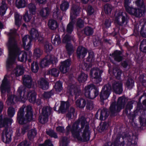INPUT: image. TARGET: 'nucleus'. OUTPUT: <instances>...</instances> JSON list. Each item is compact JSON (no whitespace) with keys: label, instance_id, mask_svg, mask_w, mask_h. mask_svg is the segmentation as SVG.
Returning <instances> with one entry per match:
<instances>
[{"label":"nucleus","instance_id":"f257e3e1","mask_svg":"<svg viewBox=\"0 0 146 146\" xmlns=\"http://www.w3.org/2000/svg\"><path fill=\"white\" fill-rule=\"evenodd\" d=\"M57 131L65 132L64 127L58 126L56 128ZM71 132L73 136L78 140L86 142L89 140L91 133L89 124L86 118L82 116L72 125V127L68 125L66 128L65 134L68 135Z\"/></svg>","mask_w":146,"mask_h":146},{"label":"nucleus","instance_id":"f03ea898","mask_svg":"<svg viewBox=\"0 0 146 146\" xmlns=\"http://www.w3.org/2000/svg\"><path fill=\"white\" fill-rule=\"evenodd\" d=\"M9 40L7 44L9 51V58L7 62V66H10L14 63L17 56L19 61L23 62L27 59V54L25 52H21L18 46L15 36H18L16 29L11 30L9 33Z\"/></svg>","mask_w":146,"mask_h":146},{"label":"nucleus","instance_id":"7ed1b4c3","mask_svg":"<svg viewBox=\"0 0 146 146\" xmlns=\"http://www.w3.org/2000/svg\"><path fill=\"white\" fill-rule=\"evenodd\" d=\"M12 121L11 119L8 117L2 118V115H0V128L5 127L1 134L2 139L5 143H9L11 140L12 131L9 127L11 125Z\"/></svg>","mask_w":146,"mask_h":146},{"label":"nucleus","instance_id":"20e7f679","mask_svg":"<svg viewBox=\"0 0 146 146\" xmlns=\"http://www.w3.org/2000/svg\"><path fill=\"white\" fill-rule=\"evenodd\" d=\"M26 110L27 113L25 115L26 118L24 117V108H20L18 113L17 119L18 123L20 124H24L26 120L30 121L32 119L33 113L31 106L30 105L27 106Z\"/></svg>","mask_w":146,"mask_h":146},{"label":"nucleus","instance_id":"39448f33","mask_svg":"<svg viewBox=\"0 0 146 146\" xmlns=\"http://www.w3.org/2000/svg\"><path fill=\"white\" fill-rule=\"evenodd\" d=\"M84 93L86 98L93 99L98 95L99 91L96 86L91 84L85 87Z\"/></svg>","mask_w":146,"mask_h":146},{"label":"nucleus","instance_id":"423d86ee","mask_svg":"<svg viewBox=\"0 0 146 146\" xmlns=\"http://www.w3.org/2000/svg\"><path fill=\"white\" fill-rule=\"evenodd\" d=\"M84 93L86 98L93 99L98 95L99 91L96 86L91 84L85 87Z\"/></svg>","mask_w":146,"mask_h":146},{"label":"nucleus","instance_id":"0eeeda50","mask_svg":"<svg viewBox=\"0 0 146 146\" xmlns=\"http://www.w3.org/2000/svg\"><path fill=\"white\" fill-rule=\"evenodd\" d=\"M80 11V8L78 5L74 4L72 5L70 14V18L72 21L67 26L66 31L68 33L70 34L73 31V24L72 20L79 14Z\"/></svg>","mask_w":146,"mask_h":146},{"label":"nucleus","instance_id":"6e6552de","mask_svg":"<svg viewBox=\"0 0 146 146\" xmlns=\"http://www.w3.org/2000/svg\"><path fill=\"white\" fill-rule=\"evenodd\" d=\"M11 89V83L9 78L5 76L0 86V90L2 93H5L6 92L9 93Z\"/></svg>","mask_w":146,"mask_h":146},{"label":"nucleus","instance_id":"1a4fd4ad","mask_svg":"<svg viewBox=\"0 0 146 146\" xmlns=\"http://www.w3.org/2000/svg\"><path fill=\"white\" fill-rule=\"evenodd\" d=\"M111 89V85L109 83L103 87L100 94V96L101 100L104 101L108 99L110 94Z\"/></svg>","mask_w":146,"mask_h":146},{"label":"nucleus","instance_id":"9d476101","mask_svg":"<svg viewBox=\"0 0 146 146\" xmlns=\"http://www.w3.org/2000/svg\"><path fill=\"white\" fill-rule=\"evenodd\" d=\"M127 17L125 12H119L115 15V23L119 26H123L126 21Z\"/></svg>","mask_w":146,"mask_h":146},{"label":"nucleus","instance_id":"9b49d317","mask_svg":"<svg viewBox=\"0 0 146 146\" xmlns=\"http://www.w3.org/2000/svg\"><path fill=\"white\" fill-rule=\"evenodd\" d=\"M109 83L110 84H111L112 88L115 93L118 94L122 93L123 91L122 82L111 80Z\"/></svg>","mask_w":146,"mask_h":146},{"label":"nucleus","instance_id":"f8f14e48","mask_svg":"<svg viewBox=\"0 0 146 146\" xmlns=\"http://www.w3.org/2000/svg\"><path fill=\"white\" fill-rule=\"evenodd\" d=\"M21 91L19 92V95L17 96L11 95L8 96L7 100L6 101L7 105H14L15 103V102L18 101H21L23 100V97L21 95Z\"/></svg>","mask_w":146,"mask_h":146},{"label":"nucleus","instance_id":"ddd939ff","mask_svg":"<svg viewBox=\"0 0 146 146\" xmlns=\"http://www.w3.org/2000/svg\"><path fill=\"white\" fill-rule=\"evenodd\" d=\"M122 109L117 103L113 102L111 104L109 108V113L111 116H114Z\"/></svg>","mask_w":146,"mask_h":146},{"label":"nucleus","instance_id":"4468645a","mask_svg":"<svg viewBox=\"0 0 146 146\" xmlns=\"http://www.w3.org/2000/svg\"><path fill=\"white\" fill-rule=\"evenodd\" d=\"M103 72L102 70H100L98 68H93L90 71V75L92 78L98 79V82H99L101 81V79L100 77Z\"/></svg>","mask_w":146,"mask_h":146},{"label":"nucleus","instance_id":"2eb2a0df","mask_svg":"<svg viewBox=\"0 0 146 146\" xmlns=\"http://www.w3.org/2000/svg\"><path fill=\"white\" fill-rule=\"evenodd\" d=\"M87 50L84 47L80 46L77 48L76 50V56L79 59H83L87 53Z\"/></svg>","mask_w":146,"mask_h":146},{"label":"nucleus","instance_id":"dca6fc26","mask_svg":"<svg viewBox=\"0 0 146 146\" xmlns=\"http://www.w3.org/2000/svg\"><path fill=\"white\" fill-rule=\"evenodd\" d=\"M100 113L99 119L100 120H104L106 119L109 116V113L108 112V110L106 108H103L102 110L99 109L96 114V117L98 118V112Z\"/></svg>","mask_w":146,"mask_h":146},{"label":"nucleus","instance_id":"f3484780","mask_svg":"<svg viewBox=\"0 0 146 146\" xmlns=\"http://www.w3.org/2000/svg\"><path fill=\"white\" fill-rule=\"evenodd\" d=\"M60 69L64 74L66 73L69 68V67L71 64V61L70 59H68L64 61L61 62Z\"/></svg>","mask_w":146,"mask_h":146},{"label":"nucleus","instance_id":"a211bd4d","mask_svg":"<svg viewBox=\"0 0 146 146\" xmlns=\"http://www.w3.org/2000/svg\"><path fill=\"white\" fill-rule=\"evenodd\" d=\"M32 40L29 35H25L22 38L23 45L24 48L28 50L30 48L31 43Z\"/></svg>","mask_w":146,"mask_h":146},{"label":"nucleus","instance_id":"6ab92c4d","mask_svg":"<svg viewBox=\"0 0 146 146\" xmlns=\"http://www.w3.org/2000/svg\"><path fill=\"white\" fill-rule=\"evenodd\" d=\"M24 85L27 88H30L32 85V79L30 76L25 75L23 78Z\"/></svg>","mask_w":146,"mask_h":146},{"label":"nucleus","instance_id":"aec40b11","mask_svg":"<svg viewBox=\"0 0 146 146\" xmlns=\"http://www.w3.org/2000/svg\"><path fill=\"white\" fill-rule=\"evenodd\" d=\"M38 84L39 87L43 90H45L48 88V82L43 78H40L38 81Z\"/></svg>","mask_w":146,"mask_h":146},{"label":"nucleus","instance_id":"412c9836","mask_svg":"<svg viewBox=\"0 0 146 146\" xmlns=\"http://www.w3.org/2000/svg\"><path fill=\"white\" fill-rule=\"evenodd\" d=\"M24 69L23 66L17 65L13 70L14 74L16 77H18L22 75L24 73Z\"/></svg>","mask_w":146,"mask_h":146},{"label":"nucleus","instance_id":"4be33fe9","mask_svg":"<svg viewBox=\"0 0 146 146\" xmlns=\"http://www.w3.org/2000/svg\"><path fill=\"white\" fill-rule=\"evenodd\" d=\"M69 91L71 95H75L76 97H78L81 93V90L73 85L70 86Z\"/></svg>","mask_w":146,"mask_h":146},{"label":"nucleus","instance_id":"5701e85b","mask_svg":"<svg viewBox=\"0 0 146 146\" xmlns=\"http://www.w3.org/2000/svg\"><path fill=\"white\" fill-rule=\"evenodd\" d=\"M36 93L34 91H29L27 93V96L30 102L34 103L36 100Z\"/></svg>","mask_w":146,"mask_h":146},{"label":"nucleus","instance_id":"b1692460","mask_svg":"<svg viewBox=\"0 0 146 146\" xmlns=\"http://www.w3.org/2000/svg\"><path fill=\"white\" fill-rule=\"evenodd\" d=\"M112 56L114 60L118 62H120L122 60V53L120 51L116 50L112 54Z\"/></svg>","mask_w":146,"mask_h":146},{"label":"nucleus","instance_id":"393cba45","mask_svg":"<svg viewBox=\"0 0 146 146\" xmlns=\"http://www.w3.org/2000/svg\"><path fill=\"white\" fill-rule=\"evenodd\" d=\"M50 11V9L48 7L43 8L40 11V14L42 17L46 18L49 15Z\"/></svg>","mask_w":146,"mask_h":146},{"label":"nucleus","instance_id":"a878e982","mask_svg":"<svg viewBox=\"0 0 146 146\" xmlns=\"http://www.w3.org/2000/svg\"><path fill=\"white\" fill-rule=\"evenodd\" d=\"M36 134L37 132L35 129H31L28 131L27 135L28 138L30 141H33Z\"/></svg>","mask_w":146,"mask_h":146},{"label":"nucleus","instance_id":"bb28decb","mask_svg":"<svg viewBox=\"0 0 146 146\" xmlns=\"http://www.w3.org/2000/svg\"><path fill=\"white\" fill-rule=\"evenodd\" d=\"M127 102V99L123 96L119 98L117 103L122 109L124 108Z\"/></svg>","mask_w":146,"mask_h":146},{"label":"nucleus","instance_id":"cd10ccee","mask_svg":"<svg viewBox=\"0 0 146 146\" xmlns=\"http://www.w3.org/2000/svg\"><path fill=\"white\" fill-rule=\"evenodd\" d=\"M48 25L49 28L53 30L56 29L58 26L57 22L53 19H50L48 21Z\"/></svg>","mask_w":146,"mask_h":146},{"label":"nucleus","instance_id":"c85d7f7f","mask_svg":"<svg viewBox=\"0 0 146 146\" xmlns=\"http://www.w3.org/2000/svg\"><path fill=\"white\" fill-rule=\"evenodd\" d=\"M76 106L81 109L83 108L86 104V101L84 99L81 98L78 99L76 102Z\"/></svg>","mask_w":146,"mask_h":146},{"label":"nucleus","instance_id":"c756f323","mask_svg":"<svg viewBox=\"0 0 146 146\" xmlns=\"http://www.w3.org/2000/svg\"><path fill=\"white\" fill-rule=\"evenodd\" d=\"M134 102L133 101H129L126 106L125 112L127 115H131V110L132 108V104Z\"/></svg>","mask_w":146,"mask_h":146},{"label":"nucleus","instance_id":"7c9ffc66","mask_svg":"<svg viewBox=\"0 0 146 146\" xmlns=\"http://www.w3.org/2000/svg\"><path fill=\"white\" fill-rule=\"evenodd\" d=\"M69 106L70 104L69 102H62L60 106V110L61 112L64 113L66 111Z\"/></svg>","mask_w":146,"mask_h":146},{"label":"nucleus","instance_id":"2f4dec72","mask_svg":"<svg viewBox=\"0 0 146 146\" xmlns=\"http://www.w3.org/2000/svg\"><path fill=\"white\" fill-rule=\"evenodd\" d=\"M52 43L55 45H58L60 43V40L59 36L58 35H53L51 38Z\"/></svg>","mask_w":146,"mask_h":146},{"label":"nucleus","instance_id":"473e14b6","mask_svg":"<svg viewBox=\"0 0 146 146\" xmlns=\"http://www.w3.org/2000/svg\"><path fill=\"white\" fill-rule=\"evenodd\" d=\"M31 38L32 40H35L38 39V36H39V34L38 31L34 28L31 29L30 32Z\"/></svg>","mask_w":146,"mask_h":146},{"label":"nucleus","instance_id":"72a5a7b5","mask_svg":"<svg viewBox=\"0 0 146 146\" xmlns=\"http://www.w3.org/2000/svg\"><path fill=\"white\" fill-rule=\"evenodd\" d=\"M27 5L25 0H16V5L19 8L25 7Z\"/></svg>","mask_w":146,"mask_h":146},{"label":"nucleus","instance_id":"f704fd0d","mask_svg":"<svg viewBox=\"0 0 146 146\" xmlns=\"http://www.w3.org/2000/svg\"><path fill=\"white\" fill-rule=\"evenodd\" d=\"M52 108L49 106L44 107L42 110L41 113L48 117L51 113Z\"/></svg>","mask_w":146,"mask_h":146},{"label":"nucleus","instance_id":"c9c22d12","mask_svg":"<svg viewBox=\"0 0 146 146\" xmlns=\"http://www.w3.org/2000/svg\"><path fill=\"white\" fill-rule=\"evenodd\" d=\"M15 24L18 27L20 26L21 24V20L22 19L21 16L17 13H15Z\"/></svg>","mask_w":146,"mask_h":146},{"label":"nucleus","instance_id":"e433bc0d","mask_svg":"<svg viewBox=\"0 0 146 146\" xmlns=\"http://www.w3.org/2000/svg\"><path fill=\"white\" fill-rule=\"evenodd\" d=\"M112 72L116 78L119 79L122 74V71L117 67H115L113 68Z\"/></svg>","mask_w":146,"mask_h":146},{"label":"nucleus","instance_id":"4c0bfd02","mask_svg":"<svg viewBox=\"0 0 146 146\" xmlns=\"http://www.w3.org/2000/svg\"><path fill=\"white\" fill-rule=\"evenodd\" d=\"M66 48L68 54L70 55L74 51V48L73 45L70 43H67L65 46Z\"/></svg>","mask_w":146,"mask_h":146},{"label":"nucleus","instance_id":"58836bf2","mask_svg":"<svg viewBox=\"0 0 146 146\" xmlns=\"http://www.w3.org/2000/svg\"><path fill=\"white\" fill-rule=\"evenodd\" d=\"M120 137L119 135H118L117 137L114 142L111 143V145L112 146H124V142H122L120 143H119V139Z\"/></svg>","mask_w":146,"mask_h":146},{"label":"nucleus","instance_id":"ea45409f","mask_svg":"<svg viewBox=\"0 0 146 146\" xmlns=\"http://www.w3.org/2000/svg\"><path fill=\"white\" fill-rule=\"evenodd\" d=\"M46 58L49 61L50 63H51L52 64H55L57 61V59L56 58L50 54H48L46 56Z\"/></svg>","mask_w":146,"mask_h":146},{"label":"nucleus","instance_id":"a19ab883","mask_svg":"<svg viewBox=\"0 0 146 146\" xmlns=\"http://www.w3.org/2000/svg\"><path fill=\"white\" fill-rule=\"evenodd\" d=\"M88 75L83 72H82L79 76L78 80L80 82H83L87 79Z\"/></svg>","mask_w":146,"mask_h":146},{"label":"nucleus","instance_id":"79ce46f5","mask_svg":"<svg viewBox=\"0 0 146 146\" xmlns=\"http://www.w3.org/2000/svg\"><path fill=\"white\" fill-rule=\"evenodd\" d=\"M93 33V29L89 27H86L84 29V33L87 36L92 35Z\"/></svg>","mask_w":146,"mask_h":146},{"label":"nucleus","instance_id":"37998d69","mask_svg":"<svg viewBox=\"0 0 146 146\" xmlns=\"http://www.w3.org/2000/svg\"><path fill=\"white\" fill-rule=\"evenodd\" d=\"M48 117V116L41 113L39 116L38 120L40 123L44 124L47 121Z\"/></svg>","mask_w":146,"mask_h":146},{"label":"nucleus","instance_id":"c03bdc74","mask_svg":"<svg viewBox=\"0 0 146 146\" xmlns=\"http://www.w3.org/2000/svg\"><path fill=\"white\" fill-rule=\"evenodd\" d=\"M56 91L60 92L63 90L62 83L60 81L56 82L54 86Z\"/></svg>","mask_w":146,"mask_h":146},{"label":"nucleus","instance_id":"a18cd8bd","mask_svg":"<svg viewBox=\"0 0 146 146\" xmlns=\"http://www.w3.org/2000/svg\"><path fill=\"white\" fill-rule=\"evenodd\" d=\"M6 0H2V5L0 7V13H2V15H4L6 11V10L7 9V6L5 3Z\"/></svg>","mask_w":146,"mask_h":146},{"label":"nucleus","instance_id":"49530a36","mask_svg":"<svg viewBox=\"0 0 146 146\" xmlns=\"http://www.w3.org/2000/svg\"><path fill=\"white\" fill-rule=\"evenodd\" d=\"M69 7V3L66 1H62L60 6V9L63 11H66L68 9Z\"/></svg>","mask_w":146,"mask_h":146},{"label":"nucleus","instance_id":"de8ad7c7","mask_svg":"<svg viewBox=\"0 0 146 146\" xmlns=\"http://www.w3.org/2000/svg\"><path fill=\"white\" fill-rule=\"evenodd\" d=\"M44 48L45 52H47L51 51L52 47L51 44L48 42H45L44 44Z\"/></svg>","mask_w":146,"mask_h":146},{"label":"nucleus","instance_id":"09e8293b","mask_svg":"<svg viewBox=\"0 0 146 146\" xmlns=\"http://www.w3.org/2000/svg\"><path fill=\"white\" fill-rule=\"evenodd\" d=\"M39 67L38 63L36 62H33L31 66L32 71L34 73L37 72L39 69Z\"/></svg>","mask_w":146,"mask_h":146},{"label":"nucleus","instance_id":"8fccbe9b","mask_svg":"<svg viewBox=\"0 0 146 146\" xmlns=\"http://www.w3.org/2000/svg\"><path fill=\"white\" fill-rule=\"evenodd\" d=\"M136 11L134 15L137 17H140L142 16L144 14L145 9H143L141 8L137 9L136 8Z\"/></svg>","mask_w":146,"mask_h":146},{"label":"nucleus","instance_id":"3c124183","mask_svg":"<svg viewBox=\"0 0 146 146\" xmlns=\"http://www.w3.org/2000/svg\"><path fill=\"white\" fill-rule=\"evenodd\" d=\"M75 112L74 108L71 107L70 109L68 110V113L66 115V117H68L69 119H71L73 118L74 116V114Z\"/></svg>","mask_w":146,"mask_h":146},{"label":"nucleus","instance_id":"603ef678","mask_svg":"<svg viewBox=\"0 0 146 146\" xmlns=\"http://www.w3.org/2000/svg\"><path fill=\"white\" fill-rule=\"evenodd\" d=\"M125 10L129 14L134 15L136 11V8H134L133 7L129 6L125 7Z\"/></svg>","mask_w":146,"mask_h":146},{"label":"nucleus","instance_id":"864d4df0","mask_svg":"<svg viewBox=\"0 0 146 146\" xmlns=\"http://www.w3.org/2000/svg\"><path fill=\"white\" fill-rule=\"evenodd\" d=\"M69 140L68 138L66 137H62L60 140V144L62 146H67Z\"/></svg>","mask_w":146,"mask_h":146},{"label":"nucleus","instance_id":"5fc2aeb1","mask_svg":"<svg viewBox=\"0 0 146 146\" xmlns=\"http://www.w3.org/2000/svg\"><path fill=\"white\" fill-rule=\"evenodd\" d=\"M95 60L94 53L92 51L88 52V57L86 61L88 62H94Z\"/></svg>","mask_w":146,"mask_h":146},{"label":"nucleus","instance_id":"6e6d98bb","mask_svg":"<svg viewBox=\"0 0 146 146\" xmlns=\"http://www.w3.org/2000/svg\"><path fill=\"white\" fill-rule=\"evenodd\" d=\"M50 62L45 57L42 60L40 64V67L43 68L47 66L50 64Z\"/></svg>","mask_w":146,"mask_h":146},{"label":"nucleus","instance_id":"4d7b16f0","mask_svg":"<svg viewBox=\"0 0 146 146\" xmlns=\"http://www.w3.org/2000/svg\"><path fill=\"white\" fill-rule=\"evenodd\" d=\"M140 49L143 52L146 53V39L143 40L141 42Z\"/></svg>","mask_w":146,"mask_h":146},{"label":"nucleus","instance_id":"13d9d810","mask_svg":"<svg viewBox=\"0 0 146 146\" xmlns=\"http://www.w3.org/2000/svg\"><path fill=\"white\" fill-rule=\"evenodd\" d=\"M134 81L132 78H128L126 82V86L128 88L131 89L134 85Z\"/></svg>","mask_w":146,"mask_h":146},{"label":"nucleus","instance_id":"bf43d9fd","mask_svg":"<svg viewBox=\"0 0 146 146\" xmlns=\"http://www.w3.org/2000/svg\"><path fill=\"white\" fill-rule=\"evenodd\" d=\"M46 133L51 137H53L55 138H57L58 137L56 133L53 130L49 129L46 131Z\"/></svg>","mask_w":146,"mask_h":146},{"label":"nucleus","instance_id":"052dcab7","mask_svg":"<svg viewBox=\"0 0 146 146\" xmlns=\"http://www.w3.org/2000/svg\"><path fill=\"white\" fill-rule=\"evenodd\" d=\"M54 94L53 91L51 90L50 92H45L42 95V97L45 99H48Z\"/></svg>","mask_w":146,"mask_h":146},{"label":"nucleus","instance_id":"680f3d73","mask_svg":"<svg viewBox=\"0 0 146 146\" xmlns=\"http://www.w3.org/2000/svg\"><path fill=\"white\" fill-rule=\"evenodd\" d=\"M30 12L33 14H35L36 10L35 6L33 4L30 3L28 6Z\"/></svg>","mask_w":146,"mask_h":146},{"label":"nucleus","instance_id":"e2e57ef3","mask_svg":"<svg viewBox=\"0 0 146 146\" xmlns=\"http://www.w3.org/2000/svg\"><path fill=\"white\" fill-rule=\"evenodd\" d=\"M42 51L38 48H36L34 50V55L37 58L39 57L42 54Z\"/></svg>","mask_w":146,"mask_h":146},{"label":"nucleus","instance_id":"0e129e2a","mask_svg":"<svg viewBox=\"0 0 146 146\" xmlns=\"http://www.w3.org/2000/svg\"><path fill=\"white\" fill-rule=\"evenodd\" d=\"M104 10L106 14L110 13L112 10L111 6L109 4H106L104 6Z\"/></svg>","mask_w":146,"mask_h":146},{"label":"nucleus","instance_id":"69168bd1","mask_svg":"<svg viewBox=\"0 0 146 146\" xmlns=\"http://www.w3.org/2000/svg\"><path fill=\"white\" fill-rule=\"evenodd\" d=\"M140 33L142 37L146 38V24H145L143 26L141 29Z\"/></svg>","mask_w":146,"mask_h":146},{"label":"nucleus","instance_id":"338daca9","mask_svg":"<svg viewBox=\"0 0 146 146\" xmlns=\"http://www.w3.org/2000/svg\"><path fill=\"white\" fill-rule=\"evenodd\" d=\"M8 115L9 117H12L14 115L15 113L14 108L12 107H10L8 108L7 110Z\"/></svg>","mask_w":146,"mask_h":146},{"label":"nucleus","instance_id":"774afa93","mask_svg":"<svg viewBox=\"0 0 146 146\" xmlns=\"http://www.w3.org/2000/svg\"><path fill=\"white\" fill-rule=\"evenodd\" d=\"M49 73L51 74L52 75L54 76H58L59 71L56 68H53L48 72Z\"/></svg>","mask_w":146,"mask_h":146}]
</instances>
